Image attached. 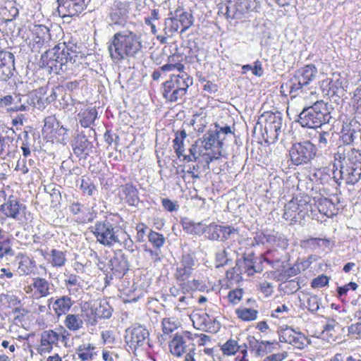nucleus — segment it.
Segmentation results:
<instances>
[{
  "instance_id": "4be33fe9",
  "label": "nucleus",
  "mask_w": 361,
  "mask_h": 361,
  "mask_svg": "<svg viewBox=\"0 0 361 361\" xmlns=\"http://www.w3.org/2000/svg\"><path fill=\"white\" fill-rule=\"evenodd\" d=\"M51 283L45 279L36 277L32 279V283L27 287L29 290H35V293L38 298H45L51 294Z\"/></svg>"
},
{
  "instance_id": "69168bd1",
  "label": "nucleus",
  "mask_w": 361,
  "mask_h": 361,
  "mask_svg": "<svg viewBox=\"0 0 361 361\" xmlns=\"http://www.w3.org/2000/svg\"><path fill=\"white\" fill-rule=\"evenodd\" d=\"M348 331L350 335L355 336L356 338H360L361 322H356L349 326L348 328Z\"/></svg>"
},
{
  "instance_id": "a18cd8bd",
  "label": "nucleus",
  "mask_w": 361,
  "mask_h": 361,
  "mask_svg": "<svg viewBox=\"0 0 361 361\" xmlns=\"http://www.w3.org/2000/svg\"><path fill=\"white\" fill-rule=\"evenodd\" d=\"M94 307L90 309H82L80 316L83 322H85L87 325L94 326L97 323V316L94 314Z\"/></svg>"
},
{
  "instance_id": "20e7f679",
  "label": "nucleus",
  "mask_w": 361,
  "mask_h": 361,
  "mask_svg": "<svg viewBox=\"0 0 361 361\" xmlns=\"http://www.w3.org/2000/svg\"><path fill=\"white\" fill-rule=\"evenodd\" d=\"M331 118L327 104L317 101L313 105L304 108L299 114L298 123L302 127L308 128H321Z\"/></svg>"
},
{
  "instance_id": "a211bd4d",
  "label": "nucleus",
  "mask_w": 361,
  "mask_h": 361,
  "mask_svg": "<svg viewBox=\"0 0 361 361\" xmlns=\"http://www.w3.org/2000/svg\"><path fill=\"white\" fill-rule=\"evenodd\" d=\"M92 145L84 135H78L74 140L73 149L74 154L80 158L86 159L92 151Z\"/></svg>"
},
{
  "instance_id": "3c124183",
  "label": "nucleus",
  "mask_w": 361,
  "mask_h": 361,
  "mask_svg": "<svg viewBox=\"0 0 361 361\" xmlns=\"http://www.w3.org/2000/svg\"><path fill=\"white\" fill-rule=\"evenodd\" d=\"M149 241L157 248L161 247L164 243L165 238L162 234L151 231L148 235Z\"/></svg>"
},
{
  "instance_id": "5701e85b",
  "label": "nucleus",
  "mask_w": 361,
  "mask_h": 361,
  "mask_svg": "<svg viewBox=\"0 0 361 361\" xmlns=\"http://www.w3.org/2000/svg\"><path fill=\"white\" fill-rule=\"evenodd\" d=\"M74 304L68 295L58 297L52 302V309L57 317L66 314Z\"/></svg>"
},
{
  "instance_id": "de8ad7c7",
  "label": "nucleus",
  "mask_w": 361,
  "mask_h": 361,
  "mask_svg": "<svg viewBox=\"0 0 361 361\" xmlns=\"http://www.w3.org/2000/svg\"><path fill=\"white\" fill-rule=\"evenodd\" d=\"M268 244L276 245L283 249H286L288 245V240L279 233L269 234V237H268Z\"/></svg>"
},
{
  "instance_id": "58836bf2",
  "label": "nucleus",
  "mask_w": 361,
  "mask_h": 361,
  "mask_svg": "<svg viewBox=\"0 0 361 361\" xmlns=\"http://www.w3.org/2000/svg\"><path fill=\"white\" fill-rule=\"evenodd\" d=\"M35 267V262L28 257H23L18 263V271L20 275L31 274Z\"/></svg>"
},
{
  "instance_id": "6e6d98bb",
  "label": "nucleus",
  "mask_w": 361,
  "mask_h": 361,
  "mask_svg": "<svg viewBox=\"0 0 361 361\" xmlns=\"http://www.w3.org/2000/svg\"><path fill=\"white\" fill-rule=\"evenodd\" d=\"M0 66H6L14 64V55L7 51H0Z\"/></svg>"
},
{
  "instance_id": "f257e3e1",
  "label": "nucleus",
  "mask_w": 361,
  "mask_h": 361,
  "mask_svg": "<svg viewBox=\"0 0 361 361\" xmlns=\"http://www.w3.org/2000/svg\"><path fill=\"white\" fill-rule=\"evenodd\" d=\"M333 176L336 182L344 180L354 185L361 178V152L353 148L341 147L334 155Z\"/></svg>"
},
{
  "instance_id": "13d9d810",
  "label": "nucleus",
  "mask_w": 361,
  "mask_h": 361,
  "mask_svg": "<svg viewBox=\"0 0 361 361\" xmlns=\"http://www.w3.org/2000/svg\"><path fill=\"white\" fill-rule=\"evenodd\" d=\"M120 234H122L123 235V237L122 238L123 241H121L120 244H122L123 247L128 251L133 252L136 248V246L135 245L133 240L126 232L121 231Z\"/></svg>"
},
{
  "instance_id": "338daca9",
  "label": "nucleus",
  "mask_w": 361,
  "mask_h": 361,
  "mask_svg": "<svg viewBox=\"0 0 361 361\" xmlns=\"http://www.w3.org/2000/svg\"><path fill=\"white\" fill-rule=\"evenodd\" d=\"M65 285L71 292V288L79 285L78 277L76 275L71 274L64 281Z\"/></svg>"
},
{
  "instance_id": "1a4fd4ad",
  "label": "nucleus",
  "mask_w": 361,
  "mask_h": 361,
  "mask_svg": "<svg viewBox=\"0 0 361 361\" xmlns=\"http://www.w3.org/2000/svg\"><path fill=\"white\" fill-rule=\"evenodd\" d=\"M317 153L315 145L309 140L294 143L289 150L291 163L295 166L309 163Z\"/></svg>"
},
{
  "instance_id": "a878e982",
  "label": "nucleus",
  "mask_w": 361,
  "mask_h": 361,
  "mask_svg": "<svg viewBox=\"0 0 361 361\" xmlns=\"http://www.w3.org/2000/svg\"><path fill=\"white\" fill-rule=\"evenodd\" d=\"M334 133L332 130H319L317 131L315 134V139L317 142L316 147L320 149H326L333 145V138Z\"/></svg>"
},
{
  "instance_id": "c9c22d12",
  "label": "nucleus",
  "mask_w": 361,
  "mask_h": 361,
  "mask_svg": "<svg viewBox=\"0 0 361 361\" xmlns=\"http://www.w3.org/2000/svg\"><path fill=\"white\" fill-rule=\"evenodd\" d=\"M255 263L256 259L252 255H248L243 257V267L248 276H252L255 273L262 270L260 266H256Z\"/></svg>"
},
{
  "instance_id": "412c9836",
  "label": "nucleus",
  "mask_w": 361,
  "mask_h": 361,
  "mask_svg": "<svg viewBox=\"0 0 361 361\" xmlns=\"http://www.w3.org/2000/svg\"><path fill=\"white\" fill-rule=\"evenodd\" d=\"M313 207L317 208L320 214L327 217H333L337 214L336 206L329 199L326 197H318L313 199Z\"/></svg>"
},
{
  "instance_id": "c756f323",
  "label": "nucleus",
  "mask_w": 361,
  "mask_h": 361,
  "mask_svg": "<svg viewBox=\"0 0 361 361\" xmlns=\"http://www.w3.org/2000/svg\"><path fill=\"white\" fill-rule=\"evenodd\" d=\"M97 116V110L94 108L87 109L78 114L79 122L84 128L90 127Z\"/></svg>"
},
{
  "instance_id": "79ce46f5",
  "label": "nucleus",
  "mask_w": 361,
  "mask_h": 361,
  "mask_svg": "<svg viewBox=\"0 0 361 361\" xmlns=\"http://www.w3.org/2000/svg\"><path fill=\"white\" fill-rule=\"evenodd\" d=\"M328 243V240H326L319 238H310L307 240H302L300 241V247L305 250H314L319 247L322 245L321 243Z\"/></svg>"
},
{
  "instance_id": "b1692460",
  "label": "nucleus",
  "mask_w": 361,
  "mask_h": 361,
  "mask_svg": "<svg viewBox=\"0 0 361 361\" xmlns=\"http://www.w3.org/2000/svg\"><path fill=\"white\" fill-rule=\"evenodd\" d=\"M200 140V142L205 150L212 149L215 147L220 149L223 145L222 141L218 138V132L213 130L207 132Z\"/></svg>"
},
{
  "instance_id": "4468645a",
  "label": "nucleus",
  "mask_w": 361,
  "mask_h": 361,
  "mask_svg": "<svg viewBox=\"0 0 361 361\" xmlns=\"http://www.w3.org/2000/svg\"><path fill=\"white\" fill-rule=\"evenodd\" d=\"M279 341L289 343L297 348L302 349L306 345L307 338L303 334L286 326L279 331Z\"/></svg>"
},
{
  "instance_id": "393cba45",
  "label": "nucleus",
  "mask_w": 361,
  "mask_h": 361,
  "mask_svg": "<svg viewBox=\"0 0 361 361\" xmlns=\"http://www.w3.org/2000/svg\"><path fill=\"white\" fill-rule=\"evenodd\" d=\"M180 224L183 231L189 235H201L204 233L205 224L202 221L195 222L194 221L185 217L181 219Z\"/></svg>"
},
{
  "instance_id": "e433bc0d",
  "label": "nucleus",
  "mask_w": 361,
  "mask_h": 361,
  "mask_svg": "<svg viewBox=\"0 0 361 361\" xmlns=\"http://www.w3.org/2000/svg\"><path fill=\"white\" fill-rule=\"evenodd\" d=\"M187 137L186 131L183 129L179 133H176V137L173 140V147L176 156L180 158L183 156L184 152V140Z\"/></svg>"
},
{
  "instance_id": "aec40b11",
  "label": "nucleus",
  "mask_w": 361,
  "mask_h": 361,
  "mask_svg": "<svg viewBox=\"0 0 361 361\" xmlns=\"http://www.w3.org/2000/svg\"><path fill=\"white\" fill-rule=\"evenodd\" d=\"M264 130L267 133H275L276 137L282 128V116L280 113L267 112L265 115Z\"/></svg>"
},
{
  "instance_id": "f3484780",
  "label": "nucleus",
  "mask_w": 361,
  "mask_h": 361,
  "mask_svg": "<svg viewBox=\"0 0 361 361\" xmlns=\"http://www.w3.org/2000/svg\"><path fill=\"white\" fill-rule=\"evenodd\" d=\"M25 206L20 204L13 196L9 197L8 201L0 206V211L4 214L16 220L20 219V216L24 213Z\"/></svg>"
},
{
  "instance_id": "680f3d73",
  "label": "nucleus",
  "mask_w": 361,
  "mask_h": 361,
  "mask_svg": "<svg viewBox=\"0 0 361 361\" xmlns=\"http://www.w3.org/2000/svg\"><path fill=\"white\" fill-rule=\"evenodd\" d=\"M228 262V252L226 250L219 251L216 254V267L217 268L224 267Z\"/></svg>"
},
{
  "instance_id": "864d4df0",
  "label": "nucleus",
  "mask_w": 361,
  "mask_h": 361,
  "mask_svg": "<svg viewBox=\"0 0 361 361\" xmlns=\"http://www.w3.org/2000/svg\"><path fill=\"white\" fill-rule=\"evenodd\" d=\"M80 188L83 193L87 194L90 196L93 195V192L96 189L95 185L92 183L90 179L84 176L81 178Z\"/></svg>"
},
{
  "instance_id": "9b49d317",
  "label": "nucleus",
  "mask_w": 361,
  "mask_h": 361,
  "mask_svg": "<svg viewBox=\"0 0 361 361\" xmlns=\"http://www.w3.org/2000/svg\"><path fill=\"white\" fill-rule=\"evenodd\" d=\"M149 335V331L145 327L138 325L126 329L125 339L130 348L135 350L147 343Z\"/></svg>"
},
{
  "instance_id": "ea45409f",
  "label": "nucleus",
  "mask_w": 361,
  "mask_h": 361,
  "mask_svg": "<svg viewBox=\"0 0 361 361\" xmlns=\"http://www.w3.org/2000/svg\"><path fill=\"white\" fill-rule=\"evenodd\" d=\"M13 255L12 239L9 237H4L1 241H0V259L6 256H13Z\"/></svg>"
},
{
  "instance_id": "72a5a7b5",
  "label": "nucleus",
  "mask_w": 361,
  "mask_h": 361,
  "mask_svg": "<svg viewBox=\"0 0 361 361\" xmlns=\"http://www.w3.org/2000/svg\"><path fill=\"white\" fill-rule=\"evenodd\" d=\"M94 308V314L99 319H109L111 317L113 308L106 300H101Z\"/></svg>"
},
{
  "instance_id": "f03ea898",
  "label": "nucleus",
  "mask_w": 361,
  "mask_h": 361,
  "mask_svg": "<svg viewBox=\"0 0 361 361\" xmlns=\"http://www.w3.org/2000/svg\"><path fill=\"white\" fill-rule=\"evenodd\" d=\"M82 56L66 44L57 45L49 49L41 56L40 63L43 68L49 73L61 74L72 71L73 66L80 63Z\"/></svg>"
},
{
  "instance_id": "4c0bfd02",
  "label": "nucleus",
  "mask_w": 361,
  "mask_h": 361,
  "mask_svg": "<svg viewBox=\"0 0 361 361\" xmlns=\"http://www.w3.org/2000/svg\"><path fill=\"white\" fill-rule=\"evenodd\" d=\"M179 28L180 25H178L177 19L173 14L165 20L164 32L167 37H173Z\"/></svg>"
},
{
  "instance_id": "7c9ffc66",
  "label": "nucleus",
  "mask_w": 361,
  "mask_h": 361,
  "mask_svg": "<svg viewBox=\"0 0 361 361\" xmlns=\"http://www.w3.org/2000/svg\"><path fill=\"white\" fill-rule=\"evenodd\" d=\"M65 326L72 331H77L82 328L83 321L80 314H68L64 320Z\"/></svg>"
},
{
  "instance_id": "37998d69",
  "label": "nucleus",
  "mask_w": 361,
  "mask_h": 361,
  "mask_svg": "<svg viewBox=\"0 0 361 361\" xmlns=\"http://www.w3.org/2000/svg\"><path fill=\"white\" fill-rule=\"evenodd\" d=\"M162 330L164 334H169L180 326V322L175 317L164 318L162 320Z\"/></svg>"
},
{
  "instance_id": "09e8293b",
  "label": "nucleus",
  "mask_w": 361,
  "mask_h": 361,
  "mask_svg": "<svg viewBox=\"0 0 361 361\" xmlns=\"http://www.w3.org/2000/svg\"><path fill=\"white\" fill-rule=\"evenodd\" d=\"M240 347L238 345V343L235 340H228L222 346L221 350L226 355H234L237 351L240 350Z\"/></svg>"
},
{
  "instance_id": "423d86ee",
  "label": "nucleus",
  "mask_w": 361,
  "mask_h": 361,
  "mask_svg": "<svg viewBox=\"0 0 361 361\" xmlns=\"http://www.w3.org/2000/svg\"><path fill=\"white\" fill-rule=\"evenodd\" d=\"M192 85V78L186 73L173 75L162 84V95L169 102H177L183 99L188 87Z\"/></svg>"
},
{
  "instance_id": "052dcab7",
  "label": "nucleus",
  "mask_w": 361,
  "mask_h": 361,
  "mask_svg": "<svg viewBox=\"0 0 361 361\" xmlns=\"http://www.w3.org/2000/svg\"><path fill=\"white\" fill-rule=\"evenodd\" d=\"M329 281V278L326 275H320L317 278H314L312 283L311 286L313 288H322L328 285Z\"/></svg>"
},
{
  "instance_id": "774afa93",
  "label": "nucleus",
  "mask_w": 361,
  "mask_h": 361,
  "mask_svg": "<svg viewBox=\"0 0 361 361\" xmlns=\"http://www.w3.org/2000/svg\"><path fill=\"white\" fill-rule=\"evenodd\" d=\"M137 230V240L138 242H143L144 238L147 230V226L145 224H139L136 226Z\"/></svg>"
},
{
  "instance_id": "6ab92c4d",
  "label": "nucleus",
  "mask_w": 361,
  "mask_h": 361,
  "mask_svg": "<svg viewBox=\"0 0 361 361\" xmlns=\"http://www.w3.org/2000/svg\"><path fill=\"white\" fill-rule=\"evenodd\" d=\"M120 196L130 206H137L140 202L138 190L131 183L121 185Z\"/></svg>"
},
{
  "instance_id": "c85d7f7f",
  "label": "nucleus",
  "mask_w": 361,
  "mask_h": 361,
  "mask_svg": "<svg viewBox=\"0 0 361 361\" xmlns=\"http://www.w3.org/2000/svg\"><path fill=\"white\" fill-rule=\"evenodd\" d=\"M95 348L90 343H82L75 350L76 354L81 361H89L94 358Z\"/></svg>"
},
{
  "instance_id": "9d476101",
  "label": "nucleus",
  "mask_w": 361,
  "mask_h": 361,
  "mask_svg": "<svg viewBox=\"0 0 361 361\" xmlns=\"http://www.w3.org/2000/svg\"><path fill=\"white\" fill-rule=\"evenodd\" d=\"M256 7V0H229L226 7V15L228 18L240 19Z\"/></svg>"
},
{
  "instance_id": "cd10ccee",
  "label": "nucleus",
  "mask_w": 361,
  "mask_h": 361,
  "mask_svg": "<svg viewBox=\"0 0 361 361\" xmlns=\"http://www.w3.org/2000/svg\"><path fill=\"white\" fill-rule=\"evenodd\" d=\"M181 25L180 33L185 32L193 24V16L191 13L181 9H176L173 13Z\"/></svg>"
},
{
  "instance_id": "ddd939ff",
  "label": "nucleus",
  "mask_w": 361,
  "mask_h": 361,
  "mask_svg": "<svg viewBox=\"0 0 361 361\" xmlns=\"http://www.w3.org/2000/svg\"><path fill=\"white\" fill-rule=\"evenodd\" d=\"M108 267L111 274L109 276L106 275V279L112 280L114 276L117 279L122 278L129 269V263L127 257L119 250L111 258Z\"/></svg>"
},
{
  "instance_id": "6e6552de",
  "label": "nucleus",
  "mask_w": 361,
  "mask_h": 361,
  "mask_svg": "<svg viewBox=\"0 0 361 361\" xmlns=\"http://www.w3.org/2000/svg\"><path fill=\"white\" fill-rule=\"evenodd\" d=\"M317 74V68L312 64L307 65L298 70L294 76L286 83L291 97H295L303 88L312 82Z\"/></svg>"
},
{
  "instance_id": "0e129e2a",
  "label": "nucleus",
  "mask_w": 361,
  "mask_h": 361,
  "mask_svg": "<svg viewBox=\"0 0 361 361\" xmlns=\"http://www.w3.org/2000/svg\"><path fill=\"white\" fill-rule=\"evenodd\" d=\"M357 288V284L355 282H350L348 284L341 286L338 288V297H341L343 295H345L348 290L352 289L353 290H355Z\"/></svg>"
},
{
  "instance_id": "0eeeda50",
  "label": "nucleus",
  "mask_w": 361,
  "mask_h": 361,
  "mask_svg": "<svg viewBox=\"0 0 361 361\" xmlns=\"http://www.w3.org/2000/svg\"><path fill=\"white\" fill-rule=\"evenodd\" d=\"M90 230L97 242L104 246L111 247L121 243V231L108 220L97 221Z\"/></svg>"
},
{
  "instance_id": "dca6fc26",
  "label": "nucleus",
  "mask_w": 361,
  "mask_h": 361,
  "mask_svg": "<svg viewBox=\"0 0 361 361\" xmlns=\"http://www.w3.org/2000/svg\"><path fill=\"white\" fill-rule=\"evenodd\" d=\"M341 137L344 144L355 145L361 139V128L357 122H350L343 125Z\"/></svg>"
},
{
  "instance_id": "a19ab883",
  "label": "nucleus",
  "mask_w": 361,
  "mask_h": 361,
  "mask_svg": "<svg viewBox=\"0 0 361 361\" xmlns=\"http://www.w3.org/2000/svg\"><path fill=\"white\" fill-rule=\"evenodd\" d=\"M239 235V228L233 226H221V242H225L229 239Z\"/></svg>"
},
{
  "instance_id": "4d7b16f0",
  "label": "nucleus",
  "mask_w": 361,
  "mask_h": 361,
  "mask_svg": "<svg viewBox=\"0 0 361 361\" xmlns=\"http://www.w3.org/2000/svg\"><path fill=\"white\" fill-rule=\"evenodd\" d=\"M307 303V310L312 313H315L319 308L320 298L316 295H310Z\"/></svg>"
},
{
  "instance_id": "e2e57ef3",
  "label": "nucleus",
  "mask_w": 361,
  "mask_h": 361,
  "mask_svg": "<svg viewBox=\"0 0 361 361\" xmlns=\"http://www.w3.org/2000/svg\"><path fill=\"white\" fill-rule=\"evenodd\" d=\"M184 68H185L184 65L180 63H169L165 64L161 67V69L163 71H171L176 69L179 72H183Z\"/></svg>"
},
{
  "instance_id": "7ed1b4c3",
  "label": "nucleus",
  "mask_w": 361,
  "mask_h": 361,
  "mask_svg": "<svg viewBox=\"0 0 361 361\" xmlns=\"http://www.w3.org/2000/svg\"><path fill=\"white\" fill-rule=\"evenodd\" d=\"M109 55L114 62L135 57L142 48L140 36L130 30L116 32L107 42Z\"/></svg>"
},
{
  "instance_id": "2eb2a0df",
  "label": "nucleus",
  "mask_w": 361,
  "mask_h": 361,
  "mask_svg": "<svg viewBox=\"0 0 361 361\" xmlns=\"http://www.w3.org/2000/svg\"><path fill=\"white\" fill-rule=\"evenodd\" d=\"M195 258L190 254L183 255L180 262L177 264L175 277L179 281H185L192 274L195 266Z\"/></svg>"
},
{
  "instance_id": "bf43d9fd",
  "label": "nucleus",
  "mask_w": 361,
  "mask_h": 361,
  "mask_svg": "<svg viewBox=\"0 0 361 361\" xmlns=\"http://www.w3.org/2000/svg\"><path fill=\"white\" fill-rule=\"evenodd\" d=\"M243 290L242 288H236L229 291L228 299L233 305L238 304L243 297Z\"/></svg>"
},
{
  "instance_id": "603ef678",
  "label": "nucleus",
  "mask_w": 361,
  "mask_h": 361,
  "mask_svg": "<svg viewBox=\"0 0 361 361\" xmlns=\"http://www.w3.org/2000/svg\"><path fill=\"white\" fill-rule=\"evenodd\" d=\"M200 140H197L195 141L194 144L191 145L189 149V155H185L183 154V159L188 162L196 161L199 158L200 152H197V147Z\"/></svg>"
},
{
  "instance_id": "473e14b6",
  "label": "nucleus",
  "mask_w": 361,
  "mask_h": 361,
  "mask_svg": "<svg viewBox=\"0 0 361 361\" xmlns=\"http://www.w3.org/2000/svg\"><path fill=\"white\" fill-rule=\"evenodd\" d=\"M221 226L215 223H212L209 225L205 224L204 228L205 238L213 241H220Z\"/></svg>"
},
{
  "instance_id": "bb28decb",
  "label": "nucleus",
  "mask_w": 361,
  "mask_h": 361,
  "mask_svg": "<svg viewBox=\"0 0 361 361\" xmlns=\"http://www.w3.org/2000/svg\"><path fill=\"white\" fill-rule=\"evenodd\" d=\"M169 348L171 353L176 357H180L188 350L184 337L177 334L171 341Z\"/></svg>"
},
{
  "instance_id": "f704fd0d",
  "label": "nucleus",
  "mask_w": 361,
  "mask_h": 361,
  "mask_svg": "<svg viewBox=\"0 0 361 361\" xmlns=\"http://www.w3.org/2000/svg\"><path fill=\"white\" fill-rule=\"evenodd\" d=\"M59 340V334L53 330L44 331L41 335V345L51 348V345L56 344Z\"/></svg>"
},
{
  "instance_id": "f8f14e48",
  "label": "nucleus",
  "mask_w": 361,
  "mask_h": 361,
  "mask_svg": "<svg viewBox=\"0 0 361 361\" xmlns=\"http://www.w3.org/2000/svg\"><path fill=\"white\" fill-rule=\"evenodd\" d=\"M90 0H57V11L62 18L78 16Z\"/></svg>"
},
{
  "instance_id": "c03bdc74",
  "label": "nucleus",
  "mask_w": 361,
  "mask_h": 361,
  "mask_svg": "<svg viewBox=\"0 0 361 361\" xmlns=\"http://www.w3.org/2000/svg\"><path fill=\"white\" fill-rule=\"evenodd\" d=\"M248 345L252 351H255L257 355H261L264 352L263 345H269V341L259 342L254 336H249L247 338Z\"/></svg>"
},
{
  "instance_id": "49530a36",
  "label": "nucleus",
  "mask_w": 361,
  "mask_h": 361,
  "mask_svg": "<svg viewBox=\"0 0 361 361\" xmlns=\"http://www.w3.org/2000/svg\"><path fill=\"white\" fill-rule=\"evenodd\" d=\"M235 312L238 317L243 321H252L257 317V311L250 308H239Z\"/></svg>"
},
{
  "instance_id": "2f4dec72",
  "label": "nucleus",
  "mask_w": 361,
  "mask_h": 361,
  "mask_svg": "<svg viewBox=\"0 0 361 361\" xmlns=\"http://www.w3.org/2000/svg\"><path fill=\"white\" fill-rule=\"evenodd\" d=\"M66 252L59 250L52 249L50 251L49 259L51 266L55 268H61L66 264L67 261Z\"/></svg>"
},
{
  "instance_id": "5fc2aeb1",
  "label": "nucleus",
  "mask_w": 361,
  "mask_h": 361,
  "mask_svg": "<svg viewBox=\"0 0 361 361\" xmlns=\"http://www.w3.org/2000/svg\"><path fill=\"white\" fill-rule=\"evenodd\" d=\"M59 122L54 116H49L45 118L44 125L43 128L44 132H49L53 133L56 128L59 127Z\"/></svg>"
},
{
  "instance_id": "39448f33",
  "label": "nucleus",
  "mask_w": 361,
  "mask_h": 361,
  "mask_svg": "<svg viewBox=\"0 0 361 361\" xmlns=\"http://www.w3.org/2000/svg\"><path fill=\"white\" fill-rule=\"evenodd\" d=\"M314 211L313 199L307 195H300L293 197L284 207L283 217L290 224L301 223Z\"/></svg>"
},
{
  "instance_id": "8fccbe9b",
  "label": "nucleus",
  "mask_w": 361,
  "mask_h": 361,
  "mask_svg": "<svg viewBox=\"0 0 361 361\" xmlns=\"http://www.w3.org/2000/svg\"><path fill=\"white\" fill-rule=\"evenodd\" d=\"M211 321L212 319L209 315L206 312H203L202 314H195L193 315V324H195L197 323V325H199L198 329L207 327L211 323Z\"/></svg>"
}]
</instances>
